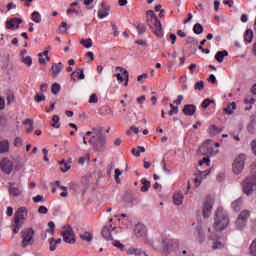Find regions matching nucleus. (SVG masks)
Masks as SVG:
<instances>
[{
	"label": "nucleus",
	"instance_id": "nucleus-1",
	"mask_svg": "<svg viewBox=\"0 0 256 256\" xmlns=\"http://www.w3.org/2000/svg\"><path fill=\"white\" fill-rule=\"evenodd\" d=\"M87 141L95 151H105V147L107 145V137L103 133V129L92 128V130L88 131L83 137L84 145H87Z\"/></svg>",
	"mask_w": 256,
	"mask_h": 256
},
{
	"label": "nucleus",
	"instance_id": "nucleus-46",
	"mask_svg": "<svg viewBox=\"0 0 256 256\" xmlns=\"http://www.w3.org/2000/svg\"><path fill=\"white\" fill-rule=\"evenodd\" d=\"M51 91H52L53 95H57L59 93V91H61V85L54 83L52 85Z\"/></svg>",
	"mask_w": 256,
	"mask_h": 256
},
{
	"label": "nucleus",
	"instance_id": "nucleus-18",
	"mask_svg": "<svg viewBox=\"0 0 256 256\" xmlns=\"http://www.w3.org/2000/svg\"><path fill=\"white\" fill-rule=\"evenodd\" d=\"M64 68H65V66L61 62L52 64L51 75H52L53 79L58 77L59 73H61V71H63Z\"/></svg>",
	"mask_w": 256,
	"mask_h": 256
},
{
	"label": "nucleus",
	"instance_id": "nucleus-20",
	"mask_svg": "<svg viewBox=\"0 0 256 256\" xmlns=\"http://www.w3.org/2000/svg\"><path fill=\"white\" fill-rule=\"evenodd\" d=\"M195 111H197V106L193 104H187L183 108L184 115L188 117L195 115Z\"/></svg>",
	"mask_w": 256,
	"mask_h": 256
},
{
	"label": "nucleus",
	"instance_id": "nucleus-34",
	"mask_svg": "<svg viewBox=\"0 0 256 256\" xmlns=\"http://www.w3.org/2000/svg\"><path fill=\"white\" fill-rule=\"evenodd\" d=\"M9 151V140H3L0 142V153H7Z\"/></svg>",
	"mask_w": 256,
	"mask_h": 256
},
{
	"label": "nucleus",
	"instance_id": "nucleus-64",
	"mask_svg": "<svg viewBox=\"0 0 256 256\" xmlns=\"http://www.w3.org/2000/svg\"><path fill=\"white\" fill-rule=\"evenodd\" d=\"M132 155H134V157H141V153L139 148H133L132 149Z\"/></svg>",
	"mask_w": 256,
	"mask_h": 256
},
{
	"label": "nucleus",
	"instance_id": "nucleus-38",
	"mask_svg": "<svg viewBox=\"0 0 256 256\" xmlns=\"http://www.w3.org/2000/svg\"><path fill=\"white\" fill-rule=\"evenodd\" d=\"M80 44L83 45L86 49H90L93 47V40L89 39H81Z\"/></svg>",
	"mask_w": 256,
	"mask_h": 256
},
{
	"label": "nucleus",
	"instance_id": "nucleus-16",
	"mask_svg": "<svg viewBox=\"0 0 256 256\" xmlns=\"http://www.w3.org/2000/svg\"><path fill=\"white\" fill-rule=\"evenodd\" d=\"M0 169L3 173H6V175H10L11 171H13V162L8 158L2 159L0 162Z\"/></svg>",
	"mask_w": 256,
	"mask_h": 256
},
{
	"label": "nucleus",
	"instance_id": "nucleus-15",
	"mask_svg": "<svg viewBox=\"0 0 256 256\" xmlns=\"http://www.w3.org/2000/svg\"><path fill=\"white\" fill-rule=\"evenodd\" d=\"M116 70L120 71V73L116 75L117 81H119V83H123L125 79L124 87H127V85H129V72L125 70L123 67H117Z\"/></svg>",
	"mask_w": 256,
	"mask_h": 256
},
{
	"label": "nucleus",
	"instance_id": "nucleus-13",
	"mask_svg": "<svg viewBox=\"0 0 256 256\" xmlns=\"http://www.w3.org/2000/svg\"><path fill=\"white\" fill-rule=\"evenodd\" d=\"M22 233V247H29V245H33V230L31 228H28L24 230Z\"/></svg>",
	"mask_w": 256,
	"mask_h": 256
},
{
	"label": "nucleus",
	"instance_id": "nucleus-6",
	"mask_svg": "<svg viewBox=\"0 0 256 256\" xmlns=\"http://www.w3.org/2000/svg\"><path fill=\"white\" fill-rule=\"evenodd\" d=\"M134 235L138 239H143L146 245H150L153 249H157V246L153 244V240L147 238V228L143 224H137L134 228Z\"/></svg>",
	"mask_w": 256,
	"mask_h": 256
},
{
	"label": "nucleus",
	"instance_id": "nucleus-14",
	"mask_svg": "<svg viewBox=\"0 0 256 256\" xmlns=\"http://www.w3.org/2000/svg\"><path fill=\"white\" fill-rule=\"evenodd\" d=\"M251 213L248 210H244L240 213L236 220V227L238 229H243L247 225V220L249 219Z\"/></svg>",
	"mask_w": 256,
	"mask_h": 256
},
{
	"label": "nucleus",
	"instance_id": "nucleus-44",
	"mask_svg": "<svg viewBox=\"0 0 256 256\" xmlns=\"http://www.w3.org/2000/svg\"><path fill=\"white\" fill-rule=\"evenodd\" d=\"M46 233H50V235H53L55 233V222L50 221L48 223V229L46 230Z\"/></svg>",
	"mask_w": 256,
	"mask_h": 256
},
{
	"label": "nucleus",
	"instance_id": "nucleus-30",
	"mask_svg": "<svg viewBox=\"0 0 256 256\" xmlns=\"http://www.w3.org/2000/svg\"><path fill=\"white\" fill-rule=\"evenodd\" d=\"M241 205H243V199L238 198L232 202L231 207L234 211H241Z\"/></svg>",
	"mask_w": 256,
	"mask_h": 256
},
{
	"label": "nucleus",
	"instance_id": "nucleus-21",
	"mask_svg": "<svg viewBox=\"0 0 256 256\" xmlns=\"http://www.w3.org/2000/svg\"><path fill=\"white\" fill-rule=\"evenodd\" d=\"M196 241L199 243H203L205 241V234L203 233V228L201 226L196 227V231L194 232Z\"/></svg>",
	"mask_w": 256,
	"mask_h": 256
},
{
	"label": "nucleus",
	"instance_id": "nucleus-24",
	"mask_svg": "<svg viewBox=\"0 0 256 256\" xmlns=\"http://www.w3.org/2000/svg\"><path fill=\"white\" fill-rule=\"evenodd\" d=\"M105 17H109V7H107L105 2H103L102 8L100 10H98V18L105 19Z\"/></svg>",
	"mask_w": 256,
	"mask_h": 256
},
{
	"label": "nucleus",
	"instance_id": "nucleus-47",
	"mask_svg": "<svg viewBox=\"0 0 256 256\" xmlns=\"http://www.w3.org/2000/svg\"><path fill=\"white\" fill-rule=\"evenodd\" d=\"M136 27L138 29L139 35H143V33L147 31V26H145V24L139 23Z\"/></svg>",
	"mask_w": 256,
	"mask_h": 256
},
{
	"label": "nucleus",
	"instance_id": "nucleus-7",
	"mask_svg": "<svg viewBox=\"0 0 256 256\" xmlns=\"http://www.w3.org/2000/svg\"><path fill=\"white\" fill-rule=\"evenodd\" d=\"M179 248V240L171 239V238H164L161 241V248L160 251L162 253H171V251H175V249Z\"/></svg>",
	"mask_w": 256,
	"mask_h": 256
},
{
	"label": "nucleus",
	"instance_id": "nucleus-49",
	"mask_svg": "<svg viewBox=\"0 0 256 256\" xmlns=\"http://www.w3.org/2000/svg\"><path fill=\"white\" fill-rule=\"evenodd\" d=\"M177 113H179V107L174 106L173 104H170V111H169V115H177Z\"/></svg>",
	"mask_w": 256,
	"mask_h": 256
},
{
	"label": "nucleus",
	"instance_id": "nucleus-32",
	"mask_svg": "<svg viewBox=\"0 0 256 256\" xmlns=\"http://www.w3.org/2000/svg\"><path fill=\"white\" fill-rule=\"evenodd\" d=\"M141 183L143 186L141 187L140 191L142 193H147V191H149V189L151 188V182L144 178L141 180Z\"/></svg>",
	"mask_w": 256,
	"mask_h": 256
},
{
	"label": "nucleus",
	"instance_id": "nucleus-53",
	"mask_svg": "<svg viewBox=\"0 0 256 256\" xmlns=\"http://www.w3.org/2000/svg\"><path fill=\"white\" fill-rule=\"evenodd\" d=\"M113 245L114 247H117V249H120V251H125V245L121 244L120 241H114Z\"/></svg>",
	"mask_w": 256,
	"mask_h": 256
},
{
	"label": "nucleus",
	"instance_id": "nucleus-63",
	"mask_svg": "<svg viewBox=\"0 0 256 256\" xmlns=\"http://www.w3.org/2000/svg\"><path fill=\"white\" fill-rule=\"evenodd\" d=\"M183 103V95H178L177 99L174 100V105H180Z\"/></svg>",
	"mask_w": 256,
	"mask_h": 256
},
{
	"label": "nucleus",
	"instance_id": "nucleus-11",
	"mask_svg": "<svg viewBox=\"0 0 256 256\" xmlns=\"http://www.w3.org/2000/svg\"><path fill=\"white\" fill-rule=\"evenodd\" d=\"M208 233H210L209 239L212 241V249L213 251H217V249H223L225 244L221 242V238L215 234V232H211V228L208 229Z\"/></svg>",
	"mask_w": 256,
	"mask_h": 256
},
{
	"label": "nucleus",
	"instance_id": "nucleus-42",
	"mask_svg": "<svg viewBox=\"0 0 256 256\" xmlns=\"http://www.w3.org/2000/svg\"><path fill=\"white\" fill-rule=\"evenodd\" d=\"M22 63L28 67H31L33 65V58H31V56H24L22 58Z\"/></svg>",
	"mask_w": 256,
	"mask_h": 256
},
{
	"label": "nucleus",
	"instance_id": "nucleus-25",
	"mask_svg": "<svg viewBox=\"0 0 256 256\" xmlns=\"http://www.w3.org/2000/svg\"><path fill=\"white\" fill-rule=\"evenodd\" d=\"M51 61V57H49V51L45 50L44 52L39 54V63L41 65H45L47 62Z\"/></svg>",
	"mask_w": 256,
	"mask_h": 256
},
{
	"label": "nucleus",
	"instance_id": "nucleus-57",
	"mask_svg": "<svg viewBox=\"0 0 256 256\" xmlns=\"http://www.w3.org/2000/svg\"><path fill=\"white\" fill-rule=\"evenodd\" d=\"M85 161H89V155L82 156L78 159L80 165H84Z\"/></svg>",
	"mask_w": 256,
	"mask_h": 256
},
{
	"label": "nucleus",
	"instance_id": "nucleus-45",
	"mask_svg": "<svg viewBox=\"0 0 256 256\" xmlns=\"http://www.w3.org/2000/svg\"><path fill=\"white\" fill-rule=\"evenodd\" d=\"M194 89L196 91H203V89H205V83L203 81L196 82L194 85Z\"/></svg>",
	"mask_w": 256,
	"mask_h": 256
},
{
	"label": "nucleus",
	"instance_id": "nucleus-8",
	"mask_svg": "<svg viewBox=\"0 0 256 256\" xmlns=\"http://www.w3.org/2000/svg\"><path fill=\"white\" fill-rule=\"evenodd\" d=\"M216 148H219V143H214ZM198 153L201 155H217L219 153V149H213V145L211 144V140H206L198 149Z\"/></svg>",
	"mask_w": 256,
	"mask_h": 256
},
{
	"label": "nucleus",
	"instance_id": "nucleus-40",
	"mask_svg": "<svg viewBox=\"0 0 256 256\" xmlns=\"http://www.w3.org/2000/svg\"><path fill=\"white\" fill-rule=\"evenodd\" d=\"M193 32L196 35H201V33H203V25H201L200 23H196L193 27Z\"/></svg>",
	"mask_w": 256,
	"mask_h": 256
},
{
	"label": "nucleus",
	"instance_id": "nucleus-23",
	"mask_svg": "<svg viewBox=\"0 0 256 256\" xmlns=\"http://www.w3.org/2000/svg\"><path fill=\"white\" fill-rule=\"evenodd\" d=\"M208 173L207 172H200L198 174H194V185L195 187H199L201 185L203 179L207 177Z\"/></svg>",
	"mask_w": 256,
	"mask_h": 256
},
{
	"label": "nucleus",
	"instance_id": "nucleus-54",
	"mask_svg": "<svg viewBox=\"0 0 256 256\" xmlns=\"http://www.w3.org/2000/svg\"><path fill=\"white\" fill-rule=\"evenodd\" d=\"M186 43L191 44V45H198L199 41H197V39H195L193 37H188L186 39Z\"/></svg>",
	"mask_w": 256,
	"mask_h": 256
},
{
	"label": "nucleus",
	"instance_id": "nucleus-51",
	"mask_svg": "<svg viewBox=\"0 0 256 256\" xmlns=\"http://www.w3.org/2000/svg\"><path fill=\"white\" fill-rule=\"evenodd\" d=\"M33 202L34 203H45V198L41 195H37L33 197Z\"/></svg>",
	"mask_w": 256,
	"mask_h": 256
},
{
	"label": "nucleus",
	"instance_id": "nucleus-39",
	"mask_svg": "<svg viewBox=\"0 0 256 256\" xmlns=\"http://www.w3.org/2000/svg\"><path fill=\"white\" fill-rule=\"evenodd\" d=\"M31 19L34 23H41V13L34 11L31 15Z\"/></svg>",
	"mask_w": 256,
	"mask_h": 256
},
{
	"label": "nucleus",
	"instance_id": "nucleus-22",
	"mask_svg": "<svg viewBox=\"0 0 256 256\" xmlns=\"http://www.w3.org/2000/svg\"><path fill=\"white\" fill-rule=\"evenodd\" d=\"M183 199H185V196H183V192L178 190L174 193L173 195L174 205H183Z\"/></svg>",
	"mask_w": 256,
	"mask_h": 256
},
{
	"label": "nucleus",
	"instance_id": "nucleus-37",
	"mask_svg": "<svg viewBox=\"0 0 256 256\" xmlns=\"http://www.w3.org/2000/svg\"><path fill=\"white\" fill-rule=\"evenodd\" d=\"M59 165H64V167L61 168L62 173H67V171H69V169H71V163L65 162V160H61L59 162Z\"/></svg>",
	"mask_w": 256,
	"mask_h": 256
},
{
	"label": "nucleus",
	"instance_id": "nucleus-27",
	"mask_svg": "<svg viewBox=\"0 0 256 256\" xmlns=\"http://www.w3.org/2000/svg\"><path fill=\"white\" fill-rule=\"evenodd\" d=\"M229 55V52H227V50H223V51H218L215 55V59L216 61H218V63H223V60L225 59V57H227Z\"/></svg>",
	"mask_w": 256,
	"mask_h": 256
},
{
	"label": "nucleus",
	"instance_id": "nucleus-17",
	"mask_svg": "<svg viewBox=\"0 0 256 256\" xmlns=\"http://www.w3.org/2000/svg\"><path fill=\"white\" fill-rule=\"evenodd\" d=\"M211 211H213V200L208 199L204 202L203 208H202L204 219H207L211 216Z\"/></svg>",
	"mask_w": 256,
	"mask_h": 256
},
{
	"label": "nucleus",
	"instance_id": "nucleus-59",
	"mask_svg": "<svg viewBox=\"0 0 256 256\" xmlns=\"http://www.w3.org/2000/svg\"><path fill=\"white\" fill-rule=\"evenodd\" d=\"M211 163V160L207 157H204L200 162L199 165H207V167H209V164Z\"/></svg>",
	"mask_w": 256,
	"mask_h": 256
},
{
	"label": "nucleus",
	"instance_id": "nucleus-33",
	"mask_svg": "<svg viewBox=\"0 0 256 256\" xmlns=\"http://www.w3.org/2000/svg\"><path fill=\"white\" fill-rule=\"evenodd\" d=\"M235 109H237V104H235V102H232L224 109V111L227 115H233Z\"/></svg>",
	"mask_w": 256,
	"mask_h": 256
},
{
	"label": "nucleus",
	"instance_id": "nucleus-62",
	"mask_svg": "<svg viewBox=\"0 0 256 256\" xmlns=\"http://www.w3.org/2000/svg\"><path fill=\"white\" fill-rule=\"evenodd\" d=\"M60 189L64 190L60 195L61 197H68L69 196V192H67V187L65 186H60Z\"/></svg>",
	"mask_w": 256,
	"mask_h": 256
},
{
	"label": "nucleus",
	"instance_id": "nucleus-58",
	"mask_svg": "<svg viewBox=\"0 0 256 256\" xmlns=\"http://www.w3.org/2000/svg\"><path fill=\"white\" fill-rule=\"evenodd\" d=\"M112 25V30L114 31V37H119V28H117V25L115 23H111Z\"/></svg>",
	"mask_w": 256,
	"mask_h": 256
},
{
	"label": "nucleus",
	"instance_id": "nucleus-31",
	"mask_svg": "<svg viewBox=\"0 0 256 256\" xmlns=\"http://www.w3.org/2000/svg\"><path fill=\"white\" fill-rule=\"evenodd\" d=\"M14 185L15 184H13V183L10 184L9 193L13 197H19V195H21V191L19 190V188L15 187Z\"/></svg>",
	"mask_w": 256,
	"mask_h": 256
},
{
	"label": "nucleus",
	"instance_id": "nucleus-10",
	"mask_svg": "<svg viewBox=\"0 0 256 256\" xmlns=\"http://www.w3.org/2000/svg\"><path fill=\"white\" fill-rule=\"evenodd\" d=\"M244 168H245V156L243 154H240L237 158H235L232 164V171L235 175H239Z\"/></svg>",
	"mask_w": 256,
	"mask_h": 256
},
{
	"label": "nucleus",
	"instance_id": "nucleus-50",
	"mask_svg": "<svg viewBox=\"0 0 256 256\" xmlns=\"http://www.w3.org/2000/svg\"><path fill=\"white\" fill-rule=\"evenodd\" d=\"M23 139L21 137H16L14 140V147H22Z\"/></svg>",
	"mask_w": 256,
	"mask_h": 256
},
{
	"label": "nucleus",
	"instance_id": "nucleus-28",
	"mask_svg": "<svg viewBox=\"0 0 256 256\" xmlns=\"http://www.w3.org/2000/svg\"><path fill=\"white\" fill-rule=\"evenodd\" d=\"M80 239L86 241V243H91L93 241V234L91 232H82L80 233Z\"/></svg>",
	"mask_w": 256,
	"mask_h": 256
},
{
	"label": "nucleus",
	"instance_id": "nucleus-29",
	"mask_svg": "<svg viewBox=\"0 0 256 256\" xmlns=\"http://www.w3.org/2000/svg\"><path fill=\"white\" fill-rule=\"evenodd\" d=\"M49 245H50V251H55V249H57V245H61V239L50 238Z\"/></svg>",
	"mask_w": 256,
	"mask_h": 256
},
{
	"label": "nucleus",
	"instance_id": "nucleus-5",
	"mask_svg": "<svg viewBox=\"0 0 256 256\" xmlns=\"http://www.w3.org/2000/svg\"><path fill=\"white\" fill-rule=\"evenodd\" d=\"M251 173L253 177L247 178L242 183V189L245 195H251V193L256 189V164L251 165Z\"/></svg>",
	"mask_w": 256,
	"mask_h": 256
},
{
	"label": "nucleus",
	"instance_id": "nucleus-48",
	"mask_svg": "<svg viewBox=\"0 0 256 256\" xmlns=\"http://www.w3.org/2000/svg\"><path fill=\"white\" fill-rule=\"evenodd\" d=\"M34 101H36V103H41V101H45V94H42V93L36 94L34 97Z\"/></svg>",
	"mask_w": 256,
	"mask_h": 256
},
{
	"label": "nucleus",
	"instance_id": "nucleus-43",
	"mask_svg": "<svg viewBox=\"0 0 256 256\" xmlns=\"http://www.w3.org/2000/svg\"><path fill=\"white\" fill-rule=\"evenodd\" d=\"M52 127H54L55 129H59V127H61V124H59V116L54 115L52 118Z\"/></svg>",
	"mask_w": 256,
	"mask_h": 256
},
{
	"label": "nucleus",
	"instance_id": "nucleus-4",
	"mask_svg": "<svg viewBox=\"0 0 256 256\" xmlns=\"http://www.w3.org/2000/svg\"><path fill=\"white\" fill-rule=\"evenodd\" d=\"M29 211L25 207H20L14 215V221L12 223L13 231L15 234L19 233L20 229L23 227L25 217H27Z\"/></svg>",
	"mask_w": 256,
	"mask_h": 256
},
{
	"label": "nucleus",
	"instance_id": "nucleus-56",
	"mask_svg": "<svg viewBox=\"0 0 256 256\" xmlns=\"http://www.w3.org/2000/svg\"><path fill=\"white\" fill-rule=\"evenodd\" d=\"M89 103H99V98L97 97V94H92L90 96Z\"/></svg>",
	"mask_w": 256,
	"mask_h": 256
},
{
	"label": "nucleus",
	"instance_id": "nucleus-35",
	"mask_svg": "<svg viewBox=\"0 0 256 256\" xmlns=\"http://www.w3.org/2000/svg\"><path fill=\"white\" fill-rule=\"evenodd\" d=\"M220 129L219 127L215 126V125H211L209 128H208V133L209 135H211L212 137H215V135H219L220 133Z\"/></svg>",
	"mask_w": 256,
	"mask_h": 256
},
{
	"label": "nucleus",
	"instance_id": "nucleus-9",
	"mask_svg": "<svg viewBox=\"0 0 256 256\" xmlns=\"http://www.w3.org/2000/svg\"><path fill=\"white\" fill-rule=\"evenodd\" d=\"M61 235L65 243L73 245L75 243V233H73V228L71 226H64Z\"/></svg>",
	"mask_w": 256,
	"mask_h": 256
},
{
	"label": "nucleus",
	"instance_id": "nucleus-52",
	"mask_svg": "<svg viewBox=\"0 0 256 256\" xmlns=\"http://www.w3.org/2000/svg\"><path fill=\"white\" fill-rule=\"evenodd\" d=\"M211 103H214L213 100L207 98L202 102V109H207Z\"/></svg>",
	"mask_w": 256,
	"mask_h": 256
},
{
	"label": "nucleus",
	"instance_id": "nucleus-3",
	"mask_svg": "<svg viewBox=\"0 0 256 256\" xmlns=\"http://www.w3.org/2000/svg\"><path fill=\"white\" fill-rule=\"evenodd\" d=\"M146 22L156 37H163L161 21L157 18L153 10H148L146 12Z\"/></svg>",
	"mask_w": 256,
	"mask_h": 256
},
{
	"label": "nucleus",
	"instance_id": "nucleus-41",
	"mask_svg": "<svg viewBox=\"0 0 256 256\" xmlns=\"http://www.w3.org/2000/svg\"><path fill=\"white\" fill-rule=\"evenodd\" d=\"M23 125H29L27 128V133H31L33 131V120L32 119H26L23 121Z\"/></svg>",
	"mask_w": 256,
	"mask_h": 256
},
{
	"label": "nucleus",
	"instance_id": "nucleus-2",
	"mask_svg": "<svg viewBox=\"0 0 256 256\" xmlns=\"http://www.w3.org/2000/svg\"><path fill=\"white\" fill-rule=\"evenodd\" d=\"M214 231H225L229 227V215L227 212L219 207L214 216Z\"/></svg>",
	"mask_w": 256,
	"mask_h": 256
},
{
	"label": "nucleus",
	"instance_id": "nucleus-55",
	"mask_svg": "<svg viewBox=\"0 0 256 256\" xmlns=\"http://www.w3.org/2000/svg\"><path fill=\"white\" fill-rule=\"evenodd\" d=\"M38 213H40L42 215H47V213H49V209H47V207H45V206H40L38 208Z\"/></svg>",
	"mask_w": 256,
	"mask_h": 256
},
{
	"label": "nucleus",
	"instance_id": "nucleus-61",
	"mask_svg": "<svg viewBox=\"0 0 256 256\" xmlns=\"http://www.w3.org/2000/svg\"><path fill=\"white\" fill-rule=\"evenodd\" d=\"M42 153H43V155H44V161L49 162V157H48V155H49V150H47L46 148H44V149H42Z\"/></svg>",
	"mask_w": 256,
	"mask_h": 256
},
{
	"label": "nucleus",
	"instance_id": "nucleus-36",
	"mask_svg": "<svg viewBox=\"0 0 256 256\" xmlns=\"http://www.w3.org/2000/svg\"><path fill=\"white\" fill-rule=\"evenodd\" d=\"M244 41H247L248 43H251L253 41V30H246L244 34Z\"/></svg>",
	"mask_w": 256,
	"mask_h": 256
},
{
	"label": "nucleus",
	"instance_id": "nucleus-60",
	"mask_svg": "<svg viewBox=\"0 0 256 256\" xmlns=\"http://www.w3.org/2000/svg\"><path fill=\"white\" fill-rule=\"evenodd\" d=\"M131 132H133L137 135V133H139V128H137L136 126H132V127H130V130H128L126 133H127V135H129Z\"/></svg>",
	"mask_w": 256,
	"mask_h": 256
},
{
	"label": "nucleus",
	"instance_id": "nucleus-12",
	"mask_svg": "<svg viewBox=\"0 0 256 256\" xmlns=\"http://www.w3.org/2000/svg\"><path fill=\"white\" fill-rule=\"evenodd\" d=\"M119 231H117V227H114L110 224L109 226H104L102 229V237L106 239V241H113V235H117Z\"/></svg>",
	"mask_w": 256,
	"mask_h": 256
},
{
	"label": "nucleus",
	"instance_id": "nucleus-26",
	"mask_svg": "<svg viewBox=\"0 0 256 256\" xmlns=\"http://www.w3.org/2000/svg\"><path fill=\"white\" fill-rule=\"evenodd\" d=\"M76 79H85V73L83 72L82 68H78L71 74V80L76 81Z\"/></svg>",
	"mask_w": 256,
	"mask_h": 256
},
{
	"label": "nucleus",
	"instance_id": "nucleus-19",
	"mask_svg": "<svg viewBox=\"0 0 256 256\" xmlns=\"http://www.w3.org/2000/svg\"><path fill=\"white\" fill-rule=\"evenodd\" d=\"M23 23V20L21 18H13L10 21L6 22L7 29H19V25Z\"/></svg>",
	"mask_w": 256,
	"mask_h": 256
}]
</instances>
